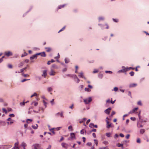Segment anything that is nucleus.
I'll use <instances>...</instances> for the list:
<instances>
[{
	"instance_id": "9",
	"label": "nucleus",
	"mask_w": 149,
	"mask_h": 149,
	"mask_svg": "<svg viewBox=\"0 0 149 149\" xmlns=\"http://www.w3.org/2000/svg\"><path fill=\"white\" fill-rule=\"evenodd\" d=\"M47 70H44L43 71V74H42V76H44L45 77L47 75Z\"/></svg>"
},
{
	"instance_id": "63",
	"label": "nucleus",
	"mask_w": 149,
	"mask_h": 149,
	"mask_svg": "<svg viewBox=\"0 0 149 149\" xmlns=\"http://www.w3.org/2000/svg\"><path fill=\"white\" fill-rule=\"evenodd\" d=\"M120 136L122 137H124V135L122 133H120Z\"/></svg>"
},
{
	"instance_id": "39",
	"label": "nucleus",
	"mask_w": 149,
	"mask_h": 149,
	"mask_svg": "<svg viewBox=\"0 0 149 149\" xmlns=\"http://www.w3.org/2000/svg\"><path fill=\"white\" fill-rule=\"evenodd\" d=\"M47 89L49 92H50L52 90V88L51 87L48 88Z\"/></svg>"
},
{
	"instance_id": "30",
	"label": "nucleus",
	"mask_w": 149,
	"mask_h": 149,
	"mask_svg": "<svg viewBox=\"0 0 149 149\" xmlns=\"http://www.w3.org/2000/svg\"><path fill=\"white\" fill-rule=\"evenodd\" d=\"M94 141H95V143L96 144V146H97L98 145L97 140L96 139H94Z\"/></svg>"
},
{
	"instance_id": "10",
	"label": "nucleus",
	"mask_w": 149,
	"mask_h": 149,
	"mask_svg": "<svg viewBox=\"0 0 149 149\" xmlns=\"http://www.w3.org/2000/svg\"><path fill=\"white\" fill-rule=\"evenodd\" d=\"M5 54L6 55L8 56L12 55V53L10 52H5Z\"/></svg>"
},
{
	"instance_id": "8",
	"label": "nucleus",
	"mask_w": 149,
	"mask_h": 149,
	"mask_svg": "<svg viewBox=\"0 0 149 149\" xmlns=\"http://www.w3.org/2000/svg\"><path fill=\"white\" fill-rule=\"evenodd\" d=\"M107 126V128H109L111 126V123H110L109 122L108 120L106 121Z\"/></svg>"
},
{
	"instance_id": "43",
	"label": "nucleus",
	"mask_w": 149,
	"mask_h": 149,
	"mask_svg": "<svg viewBox=\"0 0 149 149\" xmlns=\"http://www.w3.org/2000/svg\"><path fill=\"white\" fill-rule=\"evenodd\" d=\"M105 72L107 73H109V74H111L112 73V72L111 71H105Z\"/></svg>"
},
{
	"instance_id": "26",
	"label": "nucleus",
	"mask_w": 149,
	"mask_h": 149,
	"mask_svg": "<svg viewBox=\"0 0 149 149\" xmlns=\"http://www.w3.org/2000/svg\"><path fill=\"white\" fill-rule=\"evenodd\" d=\"M74 78L76 79L77 80H78V81L77 82V83H79V82L80 81V80L76 75H75L74 76Z\"/></svg>"
},
{
	"instance_id": "20",
	"label": "nucleus",
	"mask_w": 149,
	"mask_h": 149,
	"mask_svg": "<svg viewBox=\"0 0 149 149\" xmlns=\"http://www.w3.org/2000/svg\"><path fill=\"white\" fill-rule=\"evenodd\" d=\"M57 68V67L56 65L55 64H53L52 65L51 68H52L53 70V69H56Z\"/></svg>"
},
{
	"instance_id": "37",
	"label": "nucleus",
	"mask_w": 149,
	"mask_h": 149,
	"mask_svg": "<svg viewBox=\"0 0 149 149\" xmlns=\"http://www.w3.org/2000/svg\"><path fill=\"white\" fill-rule=\"evenodd\" d=\"M65 26H64L58 32V33H59L60 32H61L62 31H63V30L65 29Z\"/></svg>"
},
{
	"instance_id": "44",
	"label": "nucleus",
	"mask_w": 149,
	"mask_h": 149,
	"mask_svg": "<svg viewBox=\"0 0 149 149\" xmlns=\"http://www.w3.org/2000/svg\"><path fill=\"white\" fill-rule=\"evenodd\" d=\"M2 110L4 112L6 113H7V111L5 108H3Z\"/></svg>"
},
{
	"instance_id": "52",
	"label": "nucleus",
	"mask_w": 149,
	"mask_h": 149,
	"mask_svg": "<svg viewBox=\"0 0 149 149\" xmlns=\"http://www.w3.org/2000/svg\"><path fill=\"white\" fill-rule=\"evenodd\" d=\"M4 57V56H3L1 58H0V63H1L3 61V58Z\"/></svg>"
},
{
	"instance_id": "50",
	"label": "nucleus",
	"mask_w": 149,
	"mask_h": 149,
	"mask_svg": "<svg viewBox=\"0 0 149 149\" xmlns=\"http://www.w3.org/2000/svg\"><path fill=\"white\" fill-rule=\"evenodd\" d=\"M113 89L114 91H117L118 90V88L117 87H114Z\"/></svg>"
},
{
	"instance_id": "22",
	"label": "nucleus",
	"mask_w": 149,
	"mask_h": 149,
	"mask_svg": "<svg viewBox=\"0 0 149 149\" xmlns=\"http://www.w3.org/2000/svg\"><path fill=\"white\" fill-rule=\"evenodd\" d=\"M58 115H60V116L61 117H63V114L62 113H58L56 114V116H58Z\"/></svg>"
},
{
	"instance_id": "7",
	"label": "nucleus",
	"mask_w": 149,
	"mask_h": 149,
	"mask_svg": "<svg viewBox=\"0 0 149 149\" xmlns=\"http://www.w3.org/2000/svg\"><path fill=\"white\" fill-rule=\"evenodd\" d=\"M111 110V108H109L105 111L104 112L106 114H109L110 113Z\"/></svg>"
},
{
	"instance_id": "13",
	"label": "nucleus",
	"mask_w": 149,
	"mask_h": 149,
	"mask_svg": "<svg viewBox=\"0 0 149 149\" xmlns=\"http://www.w3.org/2000/svg\"><path fill=\"white\" fill-rule=\"evenodd\" d=\"M61 145L63 147H64L65 148H68V145L65 143H62L61 144Z\"/></svg>"
},
{
	"instance_id": "24",
	"label": "nucleus",
	"mask_w": 149,
	"mask_h": 149,
	"mask_svg": "<svg viewBox=\"0 0 149 149\" xmlns=\"http://www.w3.org/2000/svg\"><path fill=\"white\" fill-rule=\"evenodd\" d=\"M24 64V63L23 62H21L18 65V67H19L22 66Z\"/></svg>"
},
{
	"instance_id": "3",
	"label": "nucleus",
	"mask_w": 149,
	"mask_h": 149,
	"mask_svg": "<svg viewBox=\"0 0 149 149\" xmlns=\"http://www.w3.org/2000/svg\"><path fill=\"white\" fill-rule=\"evenodd\" d=\"M92 100V99L91 97H90L88 99L84 100V102L86 104H88L89 102H91Z\"/></svg>"
},
{
	"instance_id": "58",
	"label": "nucleus",
	"mask_w": 149,
	"mask_h": 149,
	"mask_svg": "<svg viewBox=\"0 0 149 149\" xmlns=\"http://www.w3.org/2000/svg\"><path fill=\"white\" fill-rule=\"evenodd\" d=\"M92 135H93V136L94 138H95L96 137V135L95 133H93L92 134Z\"/></svg>"
},
{
	"instance_id": "59",
	"label": "nucleus",
	"mask_w": 149,
	"mask_h": 149,
	"mask_svg": "<svg viewBox=\"0 0 149 149\" xmlns=\"http://www.w3.org/2000/svg\"><path fill=\"white\" fill-rule=\"evenodd\" d=\"M43 102L44 103V105L45 106V107H46L47 103L44 100H43Z\"/></svg>"
},
{
	"instance_id": "28",
	"label": "nucleus",
	"mask_w": 149,
	"mask_h": 149,
	"mask_svg": "<svg viewBox=\"0 0 149 149\" xmlns=\"http://www.w3.org/2000/svg\"><path fill=\"white\" fill-rule=\"evenodd\" d=\"M33 103L34 104V105L35 106H37L38 104V103L36 102H33L32 103V104H33Z\"/></svg>"
},
{
	"instance_id": "34",
	"label": "nucleus",
	"mask_w": 149,
	"mask_h": 149,
	"mask_svg": "<svg viewBox=\"0 0 149 149\" xmlns=\"http://www.w3.org/2000/svg\"><path fill=\"white\" fill-rule=\"evenodd\" d=\"M27 55V54L26 52H24L23 54H22L21 56L22 57H24Z\"/></svg>"
},
{
	"instance_id": "62",
	"label": "nucleus",
	"mask_w": 149,
	"mask_h": 149,
	"mask_svg": "<svg viewBox=\"0 0 149 149\" xmlns=\"http://www.w3.org/2000/svg\"><path fill=\"white\" fill-rule=\"evenodd\" d=\"M130 119L131 120L134 121L135 120V118L134 117H131Z\"/></svg>"
},
{
	"instance_id": "38",
	"label": "nucleus",
	"mask_w": 149,
	"mask_h": 149,
	"mask_svg": "<svg viewBox=\"0 0 149 149\" xmlns=\"http://www.w3.org/2000/svg\"><path fill=\"white\" fill-rule=\"evenodd\" d=\"M117 146L118 147H123V145L122 144L118 143L117 144Z\"/></svg>"
},
{
	"instance_id": "6",
	"label": "nucleus",
	"mask_w": 149,
	"mask_h": 149,
	"mask_svg": "<svg viewBox=\"0 0 149 149\" xmlns=\"http://www.w3.org/2000/svg\"><path fill=\"white\" fill-rule=\"evenodd\" d=\"M36 55H40L42 57H45L46 56V55L44 52L36 54Z\"/></svg>"
},
{
	"instance_id": "36",
	"label": "nucleus",
	"mask_w": 149,
	"mask_h": 149,
	"mask_svg": "<svg viewBox=\"0 0 149 149\" xmlns=\"http://www.w3.org/2000/svg\"><path fill=\"white\" fill-rule=\"evenodd\" d=\"M94 124L93 123H90L89 124V127L91 128L94 127Z\"/></svg>"
},
{
	"instance_id": "29",
	"label": "nucleus",
	"mask_w": 149,
	"mask_h": 149,
	"mask_svg": "<svg viewBox=\"0 0 149 149\" xmlns=\"http://www.w3.org/2000/svg\"><path fill=\"white\" fill-rule=\"evenodd\" d=\"M111 133H107L106 134V135L108 137H110L111 136Z\"/></svg>"
},
{
	"instance_id": "31",
	"label": "nucleus",
	"mask_w": 149,
	"mask_h": 149,
	"mask_svg": "<svg viewBox=\"0 0 149 149\" xmlns=\"http://www.w3.org/2000/svg\"><path fill=\"white\" fill-rule=\"evenodd\" d=\"M134 74V72L132 71L130 73V74L131 76H133Z\"/></svg>"
},
{
	"instance_id": "54",
	"label": "nucleus",
	"mask_w": 149,
	"mask_h": 149,
	"mask_svg": "<svg viewBox=\"0 0 149 149\" xmlns=\"http://www.w3.org/2000/svg\"><path fill=\"white\" fill-rule=\"evenodd\" d=\"M8 67L9 68H11L13 67L12 65L11 64H8Z\"/></svg>"
},
{
	"instance_id": "11",
	"label": "nucleus",
	"mask_w": 149,
	"mask_h": 149,
	"mask_svg": "<svg viewBox=\"0 0 149 149\" xmlns=\"http://www.w3.org/2000/svg\"><path fill=\"white\" fill-rule=\"evenodd\" d=\"M138 109V108H135L133 109L132 111H131L129 112V114L134 113L135 111L137 110Z\"/></svg>"
},
{
	"instance_id": "19",
	"label": "nucleus",
	"mask_w": 149,
	"mask_h": 149,
	"mask_svg": "<svg viewBox=\"0 0 149 149\" xmlns=\"http://www.w3.org/2000/svg\"><path fill=\"white\" fill-rule=\"evenodd\" d=\"M32 127L34 129H36L38 127V125L37 124H36V125H33Z\"/></svg>"
},
{
	"instance_id": "56",
	"label": "nucleus",
	"mask_w": 149,
	"mask_h": 149,
	"mask_svg": "<svg viewBox=\"0 0 149 149\" xmlns=\"http://www.w3.org/2000/svg\"><path fill=\"white\" fill-rule=\"evenodd\" d=\"M99 20H104V19L103 17H100L99 18Z\"/></svg>"
},
{
	"instance_id": "14",
	"label": "nucleus",
	"mask_w": 149,
	"mask_h": 149,
	"mask_svg": "<svg viewBox=\"0 0 149 149\" xmlns=\"http://www.w3.org/2000/svg\"><path fill=\"white\" fill-rule=\"evenodd\" d=\"M65 5V4H63L59 6L58 7L57 10H58L59 9H60L62 8H63Z\"/></svg>"
},
{
	"instance_id": "61",
	"label": "nucleus",
	"mask_w": 149,
	"mask_h": 149,
	"mask_svg": "<svg viewBox=\"0 0 149 149\" xmlns=\"http://www.w3.org/2000/svg\"><path fill=\"white\" fill-rule=\"evenodd\" d=\"M118 136V135L117 134H116L114 136V137L115 138H117Z\"/></svg>"
},
{
	"instance_id": "18",
	"label": "nucleus",
	"mask_w": 149,
	"mask_h": 149,
	"mask_svg": "<svg viewBox=\"0 0 149 149\" xmlns=\"http://www.w3.org/2000/svg\"><path fill=\"white\" fill-rule=\"evenodd\" d=\"M55 61L53 59H52L51 61H48L47 62V64L48 65H50L51 63H52Z\"/></svg>"
},
{
	"instance_id": "12",
	"label": "nucleus",
	"mask_w": 149,
	"mask_h": 149,
	"mask_svg": "<svg viewBox=\"0 0 149 149\" xmlns=\"http://www.w3.org/2000/svg\"><path fill=\"white\" fill-rule=\"evenodd\" d=\"M70 136L71 138L72 139H75V137L74 133H70Z\"/></svg>"
},
{
	"instance_id": "57",
	"label": "nucleus",
	"mask_w": 149,
	"mask_h": 149,
	"mask_svg": "<svg viewBox=\"0 0 149 149\" xmlns=\"http://www.w3.org/2000/svg\"><path fill=\"white\" fill-rule=\"evenodd\" d=\"M113 20L116 22H118V19H113Z\"/></svg>"
},
{
	"instance_id": "35",
	"label": "nucleus",
	"mask_w": 149,
	"mask_h": 149,
	"mask_svg": "<svg viewBox=\"0 0 149 149\" xmlns=\"http://www.w3.org/2000/svg\"><path fill=\"white\" fill-rule=\"evenodd\" d=\"M37 95V94L36 93H35L33 95H32L31 96V97H32L34 96H36Z\"/></svg>"
},
{
	"instance_id": "2",
	"label": "nucleus",
	"mask_w": 149,
	"mask_h": 149,
	"mask_svg": "<svg viewBox=\"0 0 149 149\" xmlns=\"http://www.w3.org/2000/svg\"><path fill=\"white\" fill-rule=\"evenodd\" d=\"M123 69L121 70H120L119 72H126V71L129 70L130 69H132V70H134V68L130 67V68H126L125 67H122Z\"/></svg>"
},
{
	"instance_id": "40",
	"label": "nucleus",
	"mask_w": 149,
	"mask_h": 149,
	"mask_svg": "<svg viewBox=\"0 0 149 149\" xmlns=\"http://www.w3.org/2000/svg\"><path fill=\"white\" fill-rule=\"evenodd\" d=\"M98 72V70H97L95 69L93 72V73H95L97 72Z\"/></svg>"
},
{
	"instance_id": "45",
	"label": "nucleus",
	"mask_w": 149,
	"mask_h": 149,
	"mask_svg": "<svg viewBox=\"0 0 149 149\" xmlns=\"http://www.w3.org/2000/svg\"><path fill=\"white\" fill-rule=\"evenodd\" d=\"M13 123V121H12L10 122H7V123L8 125H11Z\"/></svg>"
},
{
	"instance_id": "48",
	"label": "nucleus",
	"mask_w": 149,
	"mask_h": 149,
	"mask_svg": "<svg viewBox=\"0 0 149 149\" xmlns=\"http://www.w3.org/2000/svg\"><path fill=\"white\" fill-rule=\"evenodd\" d=\"M32 121V120L31 119H28L26 120V122L27 123H29L28 122L29 121H30L31 122V121Z\"/></svg>"
},
{
	"instance_id": "46",
	"label": "nucleus",
	"mask_w": 149,
	"mask_h": 149,
	"mask_svg": "<svg viewBox=\"0 0 149 149\" xmlns=\"http://www.w3.org/2000/svg\"><path fill=\"white\" fill-rule=\"evenodd\" d=\"M86 145L88 146H91L92 145V143L91 142H88L87 143Z\"/></svg>"
},
{
	"instance_id": "16",
	"label": "nucleus",
	"mask_w": 149,
	"mask_h": 149,
	"mask_svg": "<svg viewBox=\"0 0 149 149\" xmlns=\"http://www.w3.org/2000/svg\"><path fill=\"white\" fill-rule=\"evenodd\" d=\"M78 76L80 77L84 78V77L83 75V73L82 72L79 73V75Z\"/></svg>"
},
{
	"instance_id": "55",
	"label": "nucleus",
	"mask_w": 149,
	"mask_h": 149,
	"mask_svg": "<svg viewBox=\"0 0 149 149\" xmlns=\"http://www.w3.org/2000/svg\"><path fill=\"white\" fill-rule=\"evenodd\" d=\"M115 114V112L114 111H112L111 114V116H112L113 115Z\"/></svg>"
},
{
	"instance_id": "23",
	"label": "nucleus",
	"mask_w": 149,
	"mask_h": 149,
	"mask_svg": "<svg viewBox=\"0 0 149 149\" xmlns=\"http://www.w3.org/2000/svg\"><path fill=\"white\" fill-rule=\"evenodd\" d=\"M27 103V102H20V104L21 106H24L25 103Z\"/></svg>"
},
{
	"instance_id": "5",
	"label": "nucleus",
	"mask_w": 149,
	"mask_h": 149,
	"mask_svg": "<svg viewBox=\"0 0 149 149\" xmlns=\"http://www.w3.org/2000/svg\"><path fill=\"white\" fill-rule=\"evenodd\" d=\"M33 146L34 149H38L40 147V145L38 144H35L33 145Z\"/></svg>"
},
{
	"instance_id": "15",
	"label": "nucleus",
	"mask_w": 149,
	"mask_h": 149,
	"mask_svg": "<svg viewBox=\"0 0 149 149\" xmlns=\"http://www.w3.org/2000/svg\"><path fill=\"white\" fill-rule=\"evenodd\" d=\"M37 55H36V54L35 55H33V56L31 57H30V59L31 60H32V59H33L35 58H37Z\"/></svg>"
},
{
	"instance_id": "47",
	"label": "nucleus",
	"mask_w": 149,
	"mask_h": 149,
	"mask_svg": "<svg viewBox=\"0 0 149 149\" xmlns=\"http://www.w3.org/2000/svg\"><path fill=\"white\" fill-rule=\"evenodd\" d=\"M22 75L24 77L28 76H29V75L28 74H24V73L22 74Z\"/></svg>"
},
{
	"instance_id": "27",
	"label": "nucleus",
	"mask_w": 149,
	"mask_h": 149,
	"mask_svg": "<svg viewBox=\"0 0 149 149\" xmlns=\"http://www.w3.org/2000/svg\"><path fill=\"white\" fill-rule=\"evenodd\" d=\"M145 132V130L144 129H141L140 130V132L141 134H143Z\"/></svg>"
},
{
	"instance_id": "32",
	"label": "nucleus",
	"mask_w": 149,
	"mask_h": 149,
	"mask_svg": "<svg viewBox=\"0 0 149 149\" xmlns=\"http://www.w3.org/2000/svg\"><path fill=\"white\" fill-rule=\"evenodd\" d=\"M26 68H27V67H26L25 68H24L23 69H21V70H20L21 72H24V70H25Z\"/></svg>"
},
{
	"instance_id": "41",
	"label": "nucleus",
	"mask_w": 149,
	"mask_h": 149,
	"mask_svg": "<svg viewBox=\"0 0 149 149\" xmlns=\"http://www.w3.org/2000/svg\"><path fill=\"white\" fill-rule=\"evenodd\" d=\"M136 142L138 143H141V140L139 138L137 139Z\"/></svg>"
},
{
	"instance_id": "4",
	"label": "nucleus",
	"mask_w": 149,
	"mask_h": 149,
	"mask_svg": "<svg viewBox=\"0 0 149 149\" xmlns=\"http://www.w3.org/2000/svg\"><path fill=\"white\" fill-rule=\"evenodd\" d=\"M51 70L49 73V74L51 76H53L55 75L56 72L53 70L52 68L51 69Z\"/></svg>"
},
{
	"instance_id": "25",
	"label": "nucleus",
	"mask_w": 149,
	"mask_h": 149,
	"mask_svg": "<svg viewBox=\"0 0 149 149\" xmlns=\"http://www.w3.org/2000/svg\"><path fill=\"white\" fill-rule=\"evenodd\" d=\"M68 130L70 131H72L73 130V129L72 128V127L71 125H70L68 127Z\"/></svg>"
},
{
	"instance_id": "21",
	"label": "nucleus",
	"mask_w": 149,
	"mask_h": 149,
	"mask_svg": "<svg viewBox=\"0 0 149 149\" xmlns=\"http://www.w3.org/2000/svg\"><path fill=\"white\" fill-rule=\"evenodd\" d=\"M45 49H46V51L47 52H49L51 50V48L49 47H46Z\"/></svg>"
},
{
	"instance_id": "42",
	"label": "nucleus",
	"mask_w": 149,
	"mask_h": 149,
	"mask_svg": "<svg viewBox=\"0 0 149 149\" xmlns=\"http://www.w3.org/2000/svg\"><path fill=\"white\" fill-rule=\"evenodd\" d=\"M65 63H67L69 62V60L67 59L66 58H65Z\"/></svg>"
},
{
	"instance_id": "17",
	"label": "nucleus",
	"mask_w": 149,
	"mask_h": 149,
	"mask_svg": "<svg viewBox=\"0 0 149 149\" xmlns=\"http://www.w3.org/2000/svg\"><path fill=\"white\" fill-rule=\"evenodd\" d=\"M136 84H132L130 85L129 87L130 88L134 87L136 86Z\"/></svg>"
},
{
	"instance_id": "60",
	"label": "nucleus",
	"mask_w": 149,
	"mask_h": 149,
	"mask_svg": "<svg viewBox=\"0 0 149 149\" xmlns=\"http://www.w3.org/2000/svg\"><path fill=\"white\" fill-rule=\"evenodd\" d=\"M128 95L129 96H130L131 97H132L131 93L130 91H129L128 92Z\"/></svg>"
},
{
	"instance_id": "33",
	"label": "nucleus",
	"mask_w": 149,
	"mask_h": 149,
	"mask_svg": "<svg viewBox=\"0 0 149 149\" xmlns=\"http://www.w3.org/2000/svg\"><path fill=\"white\" fill-rule=\"evenodd\" d=\"M85 91H87V92H90L91 91L90 90V89L89 88H85Z\"/></svg>"
},
{
	"instance_id": "51",
	"label": "nucleus",
	"mask_w": 149,
	"mask_h": 149,
	"mask_svg": "<svg viewBox=\"0 0 149 149\" xmlns=\"http://www.w3.org/2000/svg\"><path fill=\"white\" fill-rule=\"evenodd\" d=\"M130 136V135L129 134H128L126 136V139H128L129 138Z\"/></svg>"
},
{
	"instance_id": "1",
	"label": "nucleus",
	"mask_w": 149,
	"mask_h": 149,
	"mask_svg": "<svg viewBox=\"0 0 149 149\" xmlns=\"http://www.w3.org/2000/svg\"><path fill=\"white\" fill-rule=\"evenodd\" d=\"M19 143L17 142L15 144V146L14 147V149H25V147L26 146V145L24 142L22 143V144L19 147Z\"/></svg>"
},
{
	"instance_id": "49",
	"label": "nucleus",
	"mask_w": 149,
	"mask_h": 149,
	"mask_svg": "<svg viewBox=\"0 0 149 149\" xmlns=\"http://www.w3.org/2000/svg\"><path fill=\"white\" fill-rule=\"evenodd\" d=\"M137 104L139 105H142V103H141V102L140 101H139L138 102Z\"/></svg>"
},
{
	"instance_id": "53",
	"label": "nucleus",
	"mask_w": 149,
	"mask_h": 149,
	"mask_svg": "<svg viewBox=\"0 0 149 149\" xmlns=\"http://www.w3.org/2000/svg\"><path fill=\"white\" fill-rule=\"evenodd\" d=\"M103 76V75L101 74H99L98 75L99 77L100 78H102V77Z\"/></svg>"
},
{
	"instance_id": "64",
	"label": "nucleus",
	"mask_w": 149,
	"mask_h": 149,
	"mask_svg": "<svg viewBox=\"0 0 149 149\" xmlns=\"http://www.w3.org/2000/svg\"><path fill=\"white\" fill-rule=\"evenodd\" d=\"M90 119L88 120L86 122V124L87 125L90 122Z\"/></svg>"
}]
</instances>
